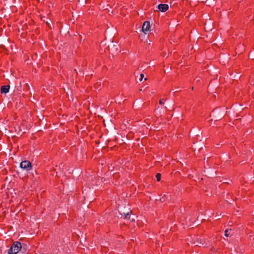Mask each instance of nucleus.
<instances>
[{"label":"nucleus","mask_w":254,"mask_h":254,"mask_svg":"<svg viewBox=\"0 0 254 254\" xmlns=\"http://www.w3.org/2000/svg\"><path fill=\"white\" fill-rule=\"evenodd\" d=\"M22 249L21 244L19 242L16 241L11 246L10 249L8 250V254H16Z\"/></svg>","instance_id":"obj_1"},{"label":"nucleus","mask_w":254,"mask_h":254,"mask_svg":"<svg viewBox=\"0 0 254 254\" xmlns=\"http://www.w3.org/2000/svg\"><path fill=\"white\" fill-rule=\"evenodd\" d=\"M20 166L21 168L26 171H29L32 168L31 163L28 161H23L21 162Z\"/></svg>","instance_id":"obj_2"},{"label":"nucleus","mask_w":254,"mask_h":254,"mask_svg":"<svg viewBox=\"0 0 254 254\" xmlns=\"http://www.w3.org/2000/svg\"><path fill=\"white\" fill-rule=\"evenodd\" d=\"M150 27V22L148 21H145L142 25V30L144 33L149 30Z\"/></svg>","instance_id":"obj_3"},{"label":"nucleus","mask_w":254,"mask_h":254,"mask_svg":"<svg viewBox=\"0 0 254 254\" xmlns=\"http://www.w3.org/2000/svg\"><path fill=\"white\" fill-rule=\"evenodd\" d=\"M157 7L160 11L164 12L168 9L169 6L167 4H159Z\"/></svg>","instance_id":"obj_4"},{"label":"nucleus","mask_w":254,"mask_h":254,"mask_svg":"<svg viewBox=\"0 0 254 254\" xmlns=\"http://www.w3.org/2000/svg\"><path fill=\"white\" fill-rule=\"evenodd\" d=\"M9 85H3L0 87V93L1 94H6L9 92Z\"/></svg>","instance_id":"obj_5"},{"label":"nucleus","mask_w":254,"mask_h":254,"mask_svg":"<svg viewBox=\"0 0 254 254\" xmlns=\"http://www.w3.org/2000/svg\"><path fill=\"white\" fill-rule=\"evenodd\" d=\"M203 241H204L203 238H201V237L196 238L195 239V240H194V241L193 242V243L196 244L197 246L198 245V244L204 245L205 243V242H203Z\"/></svg>","instance_id":"obj_6"},{"label":"nucleus","mask_w":254,"mask_h":254,"mask_svg":"<svg viewBox=\"0 0 254 254\" xmlns=\"http://www.w3.org/2000/svg\"><path fill=\"white\" fill-rule=\"evenodd\" d=\"M131 212V211H128L127 212H124L123 214L125 216V219L127 220H130V213Z\"/></svg>","instance_id":"obj_7"},{"label":"nucleus","mask_w":254,"mask_h":254,"mask_svg":"<svg viewBox=\"0 0 254 254\" xmlns=\"http://www.w3.org/2000/svg\"><path fill=\"white\" fill-rule=\"evenodd\" d=\"M214 0H206L205 2L208 5L211 6L214 4Z\"/></svg>","instance_id":"obj_8"},{"label":"nucleus","mask_w":254,"mask_h":254,"mask_svg":"<svg viewBox=\"0 0 254 254\" xmlns=\"http://www.w3.org/2000/svg\"><path fill=\"white\" fill-rule=\"evenodd\" d=\"M116 45L113 44V42H112L111 44L110 45H109V49L113 50H117V48H115Z\"/></svg>","instance_id":"obj_9"},{"label":"nucleus","mask_w":254,"mask_h":254,"mask_svg":"<svg viewBox=\"0 0 254 254\" xmlns=\"http://www.w3.org/2000/svg\"><path fill=\"white\" fill-rule=\"evenodd\" d=\"M161 174L160 173H157L156 175V178L157 179V180L158 181H160V179H161Z\"/></svg>","instance_id":"obj_10"},{"label":"nucleus","mask_w":254,"mask_h":254,"mask_svg":"<svg viewBox=\"0 0 254 254\" xmlns=\"http://www.w3.org/2000/svg\"><path fill=\"white\" fill-rule=\"evenodd\" d=\"M229 230L227 229L225 231V236L226 237H228L230 235V233L229 232Z\"/></svg>","instance_id":"obj_11"},{"label":"nucleus","mask_w":254,"mask_h":254,"mask_svg":"<svg viewBox=\"0 0 254 254\" xmlns=\"http://www.w3.org/2000/svg\"><path fill=\"white\" fill-rule=\"evenodd\" d=\"M20 251H21L22 252V253L25 252V251H26L25 245H24L23 246H22V249H21Z\"/></svg>","instance_id":"obj_12"},{"label":"nucleus","mask_w":254,"mask_h":254,"mask_svg":"<svg viewBox=\"0 0 254 254\" xmlns=\"http://www.w3.org/2000/svg\"><path fill=\"white\" fill-rule=\"evenodd\" d=\"M140 78H139V81H141L142 80V79H143V77H144V75L141 73V74H140Z\"/></svg>","instance_id":"obj_13"},{"label":"nucleus","mask_w":254,"mask_h":254,"mask_svg":"<svg viewBox=\"0 0 254 254\" xmlns=\"http://www.w3.org/2000/svg\"><path fill=\"white\" fill-rule=\"evenodd\" d=\"M164 99H160V101H159V104H160V105L163 104V101H164Z\"/></svg>","instance_id":"obj_14"},{"label":"nucleus","mask_w":254,"mask_h":254,"mask_svg":"<svg viewBox=\"0 0 254 254\" xmlns=\"http://www.w3.org/2000/svg\"><path fill=\"white\" fill-rule=\"evenodd\" d=\"M156 110L159 112V113H161V109H159V108L158 107Z\"/></svg>","instance_id":"obj_15"},{"label":"nucleus","mask_w":254,"mask_h":254,"mask_svg":"<svg viewBox=\"0 0 254 254\" xmlns=\"http://www.w3.org/2000/svg\"><path fill=\"white\" fill-rule=\"evenodd\" d=\"M160 200H161V201L163 202V201H165V198H164L163 197H162L160 199Z\"/></svg>","instance_id":"obj_16"},{"label":"nucleus","mask_w":254,"mask_h":254,"mask_svg":"<svg viewBox=\"0 0 254 254\" xmlns=\"http://www.w3.org/2000/svg\"><path fill=\"white\" fill-rule=\"evenodd\" d=\"M15 88H16V89H17V90H19V86H15Z\"/></svg>","instance_id":"obj_17"},{"label":"nucleus","mask_w":254,"mask_h":254,"mask_svg":"<svg viewBox=\"0 0 254 254\" xmlns=\"http://www.w3.org/2000/svg\"><path fill=\"white\" fill-rule=\"evenodd\" d=\"M221 119L220 118H217V120H218V119Z\"/></svg>","instance_id":"obj_18"}]
</instances>
